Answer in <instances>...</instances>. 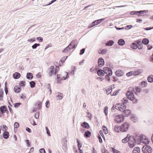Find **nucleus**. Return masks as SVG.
Masks as SVG:
<instances>
[{"mask_svg": "<svg viewBox=\"0 0 153 153\" xmlns=\"http://www.w3.org/2000/svg\"><path fill=\"white\" fill-rule=\"evenodd\" d=\"M76 42L77 41L76 40H73L69 45L63 50L62 52L65 53L67 52L68 50H70L71 49L74 48L75 47Z\"/></svg>", "mask_w": 153, "mask_h": 153, "instance_id": "nucleus-1", "label": "nucleus"}, {"mask_svg": "<svg viewBox=\"0 0 153 153\" xmlns=\"http://www.w3.org/2000/svg\"><path fill=\"white\" fill-rule=\"evenodd\" d=\"M65 76H61V75L60 74H57V75L56 80L58 83H61L62 81L65 80L68 78L69 77L68 73L67 72H65Z\"/></svg>", "mask_w": 153, "mask_h": 153, "instance_id": "nucleus-2", "label": "nucleus"}, {"mask_svg": "<svg viewBox=\"0 0 153 153\" xmlns=\"http://www.w3.org/2000/svg\"><path fill=\"white\" fill-rule=\"evenodd\" d=\"M122 132L127 131L130 127V125L128 122H124L120 126Z\"/></svg>", "mask_w": 153, "mask_h": 153, "instance_id": "nucleus-3", "label": "nucleus"}, {"mask_svg": "<svg viewBox=\"0 0 153 153\" xmlns=\"http://www.w3.org/2000/svg\"><path fill=\"white\" fill-rule=\"evenodd\" d=\"M142 150L144 153H151L152 152V149L151 147L148 145L143 146L142 148Z\"/></svg>", "mask_w": 153, "mask_h": 153, "instance_id": "nucleus-4", "label": "nucleus"}, {"mask_svg": "<svg viewBox=\"0 0 153 153\" xmlns=\"http://www.w3.org/2000/svg\"><path fill=\"white\" fill-rule=\"evenodd\" d=\"M124 120V118L123 115H119L116 116L114 119L115 122L117 123H120Z\"/></svg>", "mask_w": 153, "mask_h": 153, "instance_id": "nucleus-5", "label": "nucleus"}, {"mask_svg": "<svg viewBox=\"0 0 153 153\" xmlns=\"http://www.w3.org/2000/svg\"><path fill=\"white\" fill-rule=\"evenodd\" d=\"M116 109L121 111H123L126 108V105L123 104H117L115 106Z\"/></svg>", "mask_w": 153, "mask_h": 153, "instance_id": "nucleus-6", "label": "nucleus"}, {"mask_svg": "<svg viewBox=\"0 0 153 153\" xmlns=\"http://www.w3.org/2000/svg\"><path fill=\"white\" fill-rule=\"evenodd\" d=\"M140 139L143 143L144 144H148L149 143V139L145 135H141L140 137Z\"/></svg>", "mask_w": 153, "mask_h": 153, "instance_id": "nucleus-7", "label": "nucleus"}, {"mask_svg": "<svg viewBox=\"0 0 153 153\" xmlns=\"http://www.w3.org/2000/svg\"><path fill=\"white\" fill-rule=\"evenodd\" d=\"M128 98L130 100H133L134 99V97L133 92L131 91H128L126 93Z\"/></svg>", "mask_w": 153, "mask_h": 153, "instance_id": "nucleus-8", "label": "nucleus"}, {"mask_svg": "<svg viewBox=\"0 0 153 153\" xmlns=\"http://www.w3.org/2000/svg\"><path fill=\"white\" fill-rule=\"evenodd\" d=\"M136 144V140L134 138H133L132 140L130 139L128 142V146L131 148L134 147L135 146Z\"/></svg>", "mask_w": 153, "mask_h": 153, "instance_id": "nucleus-9", "label": "nucleus"}, {"mask_svg": "<svg viewBox=\"0 0 153 153\" xmlns=\"http://www.w3.org/2000/svg\"><path fill=\"white\" fill-rule=\"evenodd\" d=\"M104 73L106 74L111 76L112 74V71L111 69L105 67L103 68Z\"/></svg>", "mask_w": 153, "mask_h": 153, "instance_id": "nucleus-10", "label": "nucleus"}, {"mask_svg": "<svg viewBox=\"0 0 153 153\" xmlns=\"http://www.w3.org/2000/svg\"><path fill=\"white\" fill-rule=\"evenodd\" d=\"M104 20V19H101L96 20H95V21H94L91 23V25L89 26V28L91 27L94 26L95 25H98V24H99L101 22L102 20Z\"/></svg>", "mask_w": 153, "mask_h": 153, "instance_id": "nucleus-11", "label": "nucleus"}, {"mask_svg": "<svg viewBox=\"0 0 153 153\" xmlns=\"http://www.w3.org/2000/svg\"><path fill=\"white\" fill-rule=\"evenodd\" d=\"M54 66H51L48 69V74L50 76H51L54 74Z\"/></svg>", "mask_w": 153, "mask_h": 153, "instance_id": "nucleus-12", "label": "nucleus"}, {"mask_svg": "<svg viewBox=\"0 0 153 153\" xmlns=\"http://www.w3.org/2000/svg\"><path fill=\"white\" fill-rule=\"evenodd\" d=\"M98 64L100 67H102L104 65V59L102 58L99 59L98 61Z\"/></svg>", "mask_w": 153, "mask_h": 153, "instance_id": "nucleus-13", "label": "nucleus"}, {"mask_svg": "<svg viewBox=\"0 0 153 153\" xmlns=\"http://www.w3.org/2000/svg\"><path fill=\"white\" fill-rule=\"evenodd\" d=\"M131 138V136L129 134H128L127 136L125 138L122 140V142L123 143H126L129 142Z\"/></svg>", "mask_w": 153, "mask_h": 153, "instance_id": "nucleus-14", "label": "nucleus"}, {"mask_svg": "<svg viewBox=\"0 0 153 153\" xmlns=\"http://www.w3.org/2000/svg\"><path fill=\"white\" fill-rule=\"evenodd\" d=\"M123 111L124 115L126 117L129 116L131 113V111L128 109H125Z\"/></svg>", "mask_w": 153, "mask_h": 153, "instance_id": "nucleus-15", "label": "nucleus"}, {"mask_svg": "<svg viewBox=\"0 0 153 153\" xmlns=\"http://www.w3.org/2000/svg\"><path fill=\"white\" fill-rule=\"evenodd\" d=\"M0 110L2 114H4L7 111V107L5 106H2L0 107Z\"/></svg>", "mask_w": 153, "mask_h": 153, "instance_id": "nucleus-16", "label": "nucleus"}, {"mask_svg": "<svg viewBox=\"0 0 153 153\" xmlns=\"http://www.w3.org/2000/svg\"><path fill=\"white\" fill-rule=\"evenodd\" d=\"M14 90L15 93H19L21 91V88L20 86L17 85L14 87Z\"/></svg>", "mask_w": 153, "mask_h": 153, "instance_id": "nucleus-17", "label": "nucleus"}, {"mask_svg": "<svg viewBox=\"0 0 153 153\" xmlns=\"http://www.w3.org/2000/svg\"><path fill=\"white\" fill-rule=\"evenodd\" d=\"M115 74L117 76H123L124 73L121 70H118L115 72Z\"/></svg>", "mask_w": 153, "mask_h": 153, "instance_id": "nucleus-18", "label": "nucleus"}, {"mask_svg": "<svg viewBox=\"0 0 153 153\" xmlns=\"http://www.w3.org/2000/svg\"><path fill=\"white\" fill-rule=\"evenodd\" d=\"M81 126L86 128L88 129L90 128V126L89 124L86 122H84L83 123H82L81 124Z\"/></svg>", "mask_w": 153, "mask_h": 153, "instance_id": "nucleus-19", "label": "nucleus"}, {"mask_svg": "<svg viewBox=\"0 0 153 153\" xmlns=\"http://www.w3.org/2000/svg\"><path fill=\"white\" fill-rule=\"evenodd\" d=\"M9 133L7 131H4L3 133V137L5 139H7L9 137Z\"/></svg>", "mask_w": 153, "mask_h": 153, "instance_id": "nucleus-20", "label": "nucleus"}, {"mask_svg": "<svg viewBox=\"0 0 153 153\" xmlns=\"http://www.w3.org/2000/svg\"><path fill=\"white\" fill-rule=\"evenodd\" d=\"M132 73L133 75L135 76L141 74L142 73V71L141 70H138L135 71H132Z\"/></svg>", "mask_w": 153, "mask_h": 153, "instance_id": "nucleus-21", "label": "nucleus"}, {"mask_svg": "<svg viewBox=\"0 0 153 153\" xmlns=\"http://www.w3.org/2000/svg\"><path fill=\"white\" fill-rule=\"evenodd\" d=\"M140 148L138 147H136L134 149L132 152V153H140Z\"/></svg>", "mask_w": 153, "mask_h": 153, "instance_id": "nucleus-22", "label": "nucleus"}, {"mask_svg": "<svg viewBox=\"0 0 153 153\" xmlns=\"http://www.w3.org/2000/svg\"><path fill=\"white\" fill-rule=\"evenodd\" d=\"M91 135V133L89 131H86L84 133V136L85 137L89 138L90 137Z\"/></svg>", "mask_w": 153, "mask_h": 153, "instance_id": "nucleus-23", "label": "nucleus"}, {"mask_svg": "<svg viewBox=\"0 0 153 153\" xmlns=\"http://www.w3.org/2000/svg\"><path fill=\"white\" fill-rule=\"evenodd\" d=\"M121 126H115L114 127V130L117 132H122L121 129Z\"/></svg>", "mask_w": 153, "mask_h": 153, "instance_id": "nucleus-24", "label": "nucleus"}, {"mask_svg": "<svg viewBox=\"0 0 153 153\" xmlns=\"http://www.w3.org/2000/svg\"><path fill=\"white\" fill-rule=\"evenodd\" d=\"M20 76V74L18 72H15L13 75V77L15 79H18L19 78Z\"/></svg>", "mask_w": 153, "mask_h": 153, "instance_id": "nucleus-25", "label": "nucleus"}, {"mask_svg": "<svg viewBox=\"0 0 153 153\" xmlns=\"http://www.w3.org/2000/svg\"><path fill=\"white\" fill-rule=\"evenodd\" d=\"M114 43V41L110 40L107 41L105 43V45L107 46H111L113 45Z\"/></svg>", "mask_w": 153, "mask_h": 153, "instance_id": "nucleus-26", "label": "nucleus"}, {"mask_svg": "<svg viewBox=\"0 0 153 153\" xmlns=\"http://www.w3.org/2000/svg\"><path fill=\"white\" fill-rule=\"evenodd\" d=\"M97 74L98 76H103L104 75L103 70L99 69L97 71Z\"/></svg>", "mask_w": 153, "mask_h": 153, "instance_id": "nucleus-27", "label": "nucleus"}, {"mask_svg": "<svg viewBox=\"0 0 153 153\" xmlns=\"http://www.w3.org/2000/svg\"><path fill=\"white\" fill-rule=\"evenodd\" d=\"M118 43L120 45H123L125 44V42L123 39H120L119 40Z\"/></svg>", "mask_w": 153, "mask_h": 153, "instance_id": "nucleus-28", "label": "nucleus"}, {"mask_svg": "<svg viewBox=\"0 0 153 153\" xmlns=\"http://www.w3.org/2000/svg\"><path fill=\"white\" fill-rule=\"evenodd\" d=\"M144 11H132L130 12V13L131 15H134L135 14H137V13H139V14H140L143 13Z\"/></svg>", "mask_w": 153, "mask_h": 153, "instance_id": "nucleus-29", "label": "nucleus"}, {"mask_svg": "<svg viewBox=\"0 0 153 153\" xmlns=\"http://www.w3.org/2000/svg\"><path fill=\"white\" fill-rule=\"evenodd\" d=\"M102 129L103 132L105 134H107L108 133V131L107 127L105 126H103Z\"/></svg>", "mask_w": 153, "mask_h": 153, "instance_id": "nucleus-30", "label": "nucleus"}, {"mask_svg": "<svg viewBox=\"0 0 153 153\" xmlns=\"http://www.w3.org/2000/svg\"><path fill=\"white\" fill-rule=\"evenodd\" d=\"M137 44L135 43H132L131 45V47L133 49H135L137 48Z\"/></svg>", "mask_w": 153, "mask_h": 153, "instance_id": "nucleus-31", "label": "nucleus"}, {"mask_svg": "<svg viewBox=\"0 0 153 153\" xmlns=\"http://www.w3.org/2000/svg\"><path fill=\"white\" fill-rule=\"evenodd\" d=\"M19 123L17 122H15L14 125V131H16L17 130V129L18 128V127H19Z\"/></svg>", "mask_w": 153, "mask_h": 153, "instance_id": "nucleus-32", "label": "nucleus"}, {"mask_svg": "<svg viewBox=\"0 0 153 153\" xmlns=\"http://www.w3.org/2000/svg\"><path fill=\"white\" fill-rule=\"evenodd\" d=\"M137 48H138L139 49H141L143 48V44L140 42H137Z\"/></svg>", "mask_w": 153, "mask_h": 153, "instance_id": "nucleus-33", "label": "nucleus"}, {"mask_svg": "<svg viewBox=\"0 0 153 153\" xmlns=\"http://www.w3.org/2000/svg\"><path fill=\"white\" fill-rule=\"evenodd\" d=\"M33 74L32 73H28L27 74V77L29 79H31L33 78Z\"/></svg>", "mask_w": 153, "mask_h": 153, "instance_id": "nucleus-34", "label": "nucleus"}, {"mask_svg": "<svg viewBox=\"0 0 153 153\" xmlns=\"http://www.w3.org/2000/svg\"><path fill=\"white\" fill-rule=\"evenodd\" d=\"M142 43L145 45L147 44L149 42V40L146 38H144L142 40Z\"/></svg>", "mask_w": 153, "mask_h": 153, "instance_id": "nucleus-35", "label": "nucleus"}, {"mask_svg": "<svg viewBox=\"0 0 153 153\" xmlns=\"http://www.w3.org/2000/svg\"><path fill=\"white\" fill-rule=\"evenodd\" d=\"M107 51V49H103L102 50L101 52L99 51V54H104L106 53Z\"/></svg>", "mask_w": 153, "mask_h": 153, "instance_id": "nucleus-36", "label": "nucleus"}, {"mask_svg": "<svg viewBox=\"0 0 153 153\" xmlns=\"http://www.w3.org/2000/svg\"><path fill=\"white\" fill-rule=\"evenodd\" d=\"M148 81L149 82H153V76L151 75L149 76L148 78Z\"/></svg>", "mask_w": 153, "mask_h": 153, "instance_id": "nucleus-37", "label": "nucleus"}, {"mask_svg": "<svg viewBox=\"0 0 153 153\" xmlns=\"http://www.w3.org/2000/svg\"><path fill=\"white\" fill-rule=\"evenodd\" d=\"M1 126V127L2 128V130L4 131H6V130H7V129H8L7 127L5 125H2Z\"/></svg>", "mask_w": 153, "mask_h": 153, "instance_id": "nucleus-38", "label": "nucleus"}, {"mask_svg": "<svg viewBox=\"0 0 153 153\" xmlns=\"http://www.w3.org/2000/svg\"><path fill=\"white\" fill-rule=\"evenodd\" d=\"M42 107V102L39 101L37 102V108L38 109H40Z\"/></svg>", "mask_w": 153, "mask_h": 153, "instance_id": "nucleus-39", "label": "nucleus"}, {"mask_svg": "<svg viewBox=\"0 0 153 153\" xmlns=\"http://www.w3.org/2000/svg\"><path fill=\"white\" fill-rule=\"evenodd\" d=\"M40 45L39 44H35L34 45H33L32 46V48L33 49H36V47L37 46H39Z\"/></svg>", "mask_w": 153, "mask_h": 153, "instance_id": "nucleus-40", "label": "nucleus"}, {"mask_svg": "<svg viewBox=\"0 0 153 153\" xmlns=\"http://www.w3.org/2000/svg\"><path fill=\"white\" fill-rule=\"evenodd\" d=\"M62 96L63 94L62 93H60L59 95L57 96V97L58 99L60 100L62 99Z\"/></svg>", "mask_w": 153, "mask_h": 153, "instance_id": "nucleus-41", "label": "nucleus"}, {"mask_svg": "<svg viewBox=\"0 0 153 153\" xmlns=\"http://www.w3.org/2000/svg\"><path fill=\"white\" fill-rule=\"evenodd\" d=\"M141 85H142L143 87H146L147 85V82L145 81H142L141 82Z\"/></svg>", "mask_w": 153, "mask_h": 153, "instance_id": "nucleus-42", "label": "nucleus"}, {"mask_svg": "<svg viewBox=\"0 0 153 153\" xmlns=\"http://www.w3.org/2000/svg\"><path fill=\"white\" fill-rule=\"evenodd\" d=\"M108 107H105L104 108V112L105 113V115L107 116L108 114Z\"/></svg>", "mask_w": 153, "mask_h": 153, "instance_id": "nucleus-43", "label": "nucleus"}, {"mask_svg": "<svg viewBox=\"0 0 153 153\" xmlns=\"http://www.w3.org/2000/svg\"><path fill=\"white\" fill-rule=\"evenodd\" d=\"M112 91V88H109L106 90V93L107 94H111V93Z\"/></svg>", "mask_w": 153, "mask_h": 153, "instance_id": "nucleus-44", "label": "nucleus"}, {"mask_svg": "<svg viewBox=\"0 0 153 153\" xmlns=\"http://www.w3.org/2000/svg\"><path fill=\"white\" fill-rule=\"evenodd\" d=\"M30 85L31 88H33L35 86V83L33 81H32L30 82Z\"/></svg>", "mask_w": 153, "mask_h": 153, "instance_id": "nucleus-45", "label": "nucleus"}, {"mask_svg": "<svg viewBox=\"0 0 153 153\" xmlns=\"http://www.w3.org/2000/svg\"><path fill=\"white\" fill-rule=\"evenodd\" d=\"M112 151L114 153H120V151L116 150L114 148H112Z\"/></svg>", "mask_w": 153, "mask_h": 153, "instance_id": "nucleus-46", "label": "nucleus"}, {"mask_svg": "<svg viewBox=\"0 0 153 153\" xmlns=\"http://www.w3.org/2000/svg\"><path fill=\"white\" fill-rule=\"evenodd\" d=\"M25 82L24 81H20L19 84L21 86H23L25 85Z\"/></svg>", "mask_w": 153, "mask_h": 153, "instance_id": "nucleus-47", "label": "nucleus"}, {"mask_svg": "<svg viewBox=\"0 0 153 153\" xmlns=\"http://www.w3.org/2000/svg\"><path fill=\"white\" fill-rule=\"evenodd\" d=\"M118 92L117 91H116L114 92L113 93H111V96H115L117 95L118 94Z\"/></svg>", "mask_w": 153, "mask_h": 153, "instance_id": "nucleus-48", "label": "nucleus"}, {"mask_svg": "<svg viewBox=\"0 0 153 153\" xmlns=\"http://www.w3.org/2000/svg\"><path fill=\"white\" fill-rule=\"evenodd\" d=\"M102 153H110L105 148L102 149Z\"/></svg>", "mask_w": 153, "mask_h": 153, "instance_id": "nucleus-49", "label": "nucleus"}, {"mask_svg": "<svg viewBox=\"0 0 153 153\" xmlns=\"http://www.w3.org/2000/svg\"><path fill=\"white\" fill-rule=\"evenodd\" d=\"M77 143H78V149H80L81 147L82 146V144L80 143V141L77 140Z\"/></svg>", "mask_w": 153, "mask_h": 153, "instance_id": "nucleus-50", "label": "nucleus"}, {"mask_svg": "<svg viewBox=\"0 0 153 153\" xmlns=\"http://www.w3.org/2000/svg\"><path fill=\"white\" fill-rule=\"evenodd\" d=\"M36 39L37 40L39 41L40 42H41L43 41V39L41 37H38L36 38Z\"/></svg>", "mask_w": 153, "mask_h": 153, "instance_id": "nucleus-51", "label": "nucleus"}, {"mask_svg": "<svg viewBox=\"0 0 153 153\" xmlns=\"http://www.w3.org/2000/svg\"><path fill=\"white\" fill-rule=\"evenodd\" d=\"M126 75L128 76H130L133 75L132 71H130V72L127 73L126 74Z\"/></svg>", "mask_w": 153, "mask_h": 153, "instance_id": "nucleus-52", "label": "nucleus"}, {"mask_svg": "<svg viewBox=\"0 0 153 153\" xmlns=\"http://www.w3.org/2000/svg\"><path fill=\"white\" fill-rule=\"evenodd\" d=\"M45 128H46V130L47 131V134H48V135L49 136H51L50 132L48 128L46 127Z\"/></svg>", "mask_w": 153, "mask_h": 153, "instance_id": "nucleus-53", "label": "nucleus"}, {"mask_svg": "<svg viewBox=\"0 0 153 153\" xmlns=\"http://www.w3.org/2000/svg\"><path fill=\"white\" fill-rule=\"evenodd\" d=\"M3 92H0V100H2L3 99Z\"/></svg>", "mask_w": 153, "mask_h": 153, "instance_id": "nucleus-54", "label": "nucleus"}, {"mask_svg": "<svg viewBox=\"0 0 153 153\" xmlns=\"http://www.w3.org/2000/svg\"><path fill=\"white\" fill-rule=\"evenodd\" d=\"M39 112H36L35 114V118L36 119L39 118Z\"/></svg>", "mask_w": 153, "mask_h": 153, "instance_id": "nucleus-55", "label": "nucleus"}, {"mask_svg": "<svg viewBox=\"0 0 153 153\" xmlns=\"http://www.w3.org/2000/svg\"><path fill=\"white\" fill-rule=\"evenodd\" d=\"M20 98L22 99H24L26 98V96L25 94H21Z\"/></svg>", "mask_w": 153, "mask_h": 153, "instance_id": "nucleus-56", "label": "nucleus"}, {"mask_svg": "<svg viewBox=\"0 0 153 153\" xmlns=\"http://www.w3.org/2000/svg\"><path fill=\"white\" fill-rule=\"evenodd\" d=\"M59 71V67H56V68L55 71L54 73H55V74H56Z\"/></svg>", "mask_w": 153, "mask_h": 153, "instance_id": "nucleus-57", "label": "nucleus"}, {"mask_svg": "<svg viewBox=\"0 0 153 153\" xmlns=\"http://www.w3.org/2000/svg\"><path fill=\"white\" fill-rule=\"evenodd\" d=\"M67 58V56L64 57L62 58L61 59V61L62 62H64L65 60Z\"/></svg>", "mask_w": 153, "mask_h": 153, "instance_id": "nucleus-58", "label": "nucleus"}, {"mask_svg": "<svg viewBox=\"0 0 153 153\" xmlns=\"http://www.w3.org/2000/svg\"><path fill=\"white\" fill-rule=\"evenodd\" d=\"M35 41V38H34L30 39H28L27 40L28 41L30 42H34Z\"/></svg>", "mask_w": 153, "mask_h": 153, "instance_id": "nucleus-59", "label": "nucleus"}, {"mask_svg": "<svg viewBox=\"0 0 153 153\" xmlns=\"http://www.w3.org/2000/svg\"><path fill=\"white\" fill-rule=\"evenodd\" d=\"M40 153H45V150L44 149H41L39 150Z\"/></svg>", "mask_w": 153, "mask_h": 153, "instance_id": "nucleus-60", "label": "nucleus"}, {"mask_svg": "<svg viewBox=\"0 0 153 153\" xmlns=\"http://www.w3.org/2000/svg\"><path fill=\"white\" fill-rule=\"evenodd\" d=\"M85 51V49L84 48H83L80 51V54L81 55L82 54L84 53Z\"/></svg>", "mask_w": 153, "mask_h": 153, "instance_id": "nucleus-61", "label": "nucleus"}, {"mask_svg": "<svg viewBox=\"0 0 153 153\" xmlns=\"http://www.w3.org/2000/svg\"><path fill=\"white\" fill-rule=\"evenodd\" d=\"M105 79L106 80L108 81H110V77L108 76H105Z\"/></svg>", "mask_w": 153, "mask_h": 153, "instance_id": "nucleus-62", "label": "nucleus"}, {"mask_svg": "<svg viewBox=\"0 0 153 153\" xmlns=\"http://www.w3.org/2000/svg\"><path fill=\"white\" fill-rule=\"evenodd\" d=\"M21 104V103H16L15 104V107L16 108H18Z\"/></svg>", "mask_w": 153, "mask_h": 153, "instance_id": "nucleus-63", "label": "nucleus"}, {"mask_svg": "<svg viewBox=\"0 0 153 153\" xmlns=\"http://www.w3.org/2000/svg\"><path fill=\"white\" fill-rule=\"evenodd\" d=\"M95 71V68L94 67H92L90 69V71L91 72H93Z\"/></svg>", "mask_w": 153, "mask_h": 153, "instance_id": "nucleus-64", "label": "nucleus"}]
</instances>
